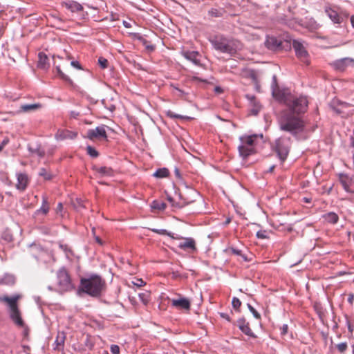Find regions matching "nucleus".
<instances>
[{
    "instance_id": "6e6d98bb",
    "label": "nucleus",
    "mask_w": 354,
    "mask_h": 354,
    "mask_svg": "<svg viewBox=\"0 0 354 354\" xmlns=\"http://www.w3.org/2000/svg\"><path fill=\"white\" fill-rule=\"evenodd\" d=\"M215 91L217 93H221L222 91V89L221 87L217 86L215 88Z\"/></svg>"
},
{
    "instance_id": "7c9ffc66",
    "label": "nucleus",
    "mask_w": 354,
    "mask_h": 354,
    "mask_svg": "<svg viewBox=\"0 0 354 354\" xmlns=\"http://www.w3.org/2000/svg\"><path fill=\"white\" fill-rule=\"evenodd\" d=\"M59 248L64 252L66 257L67 259H70L71 256L72 255L71 250L68 248L66 245H59Z\"/></svg>"
},
{
    "instance_id": "393cba45",
    "label": "nucleus",
    "mask_w": 354,
    "mask_h": 354,
    "mask_svg": "<svg viewBox=\"0 0 354 354\" xmlns=\"http://www.w3.org/2000/svg\"><path fill=\"white\" fill-rule=\"evenodd\" d=\"M49 211V205L47 201V199L44 197L42 201V205L41 207L37 210V214L42 213L43 214H46Z\"/></svg>"
},
{
    "instance_id": "5fc2aeb1",
    "label": "nucleus",
    "mask_w": 354,
    "mask_h": 354,
    "mask_svg": "<svg viewBox=\"0 0 354 354\" xmlns=\"http://www.w3.org/2000/svg\"><path fill=\"white\" fill-rule=\"evenodd\" d=\"M221 316L227 320H230L228 315L225 313H221Z\"/></svg>"
},
{
    "instance_id": "f8f14e48",
    "label": "nucleus",
    "mask_w": 354,
    "mask_h": 354,
    "mask_svg": "<svg viewBox=\"0 0 354 354\" xmlns=\"http://www.w3.org/2000/svg\"><path fill=\"white\" fill-rule=\"evenodd\" d=\"M171 306L179 310H189L190 309V301L185 297H180L178 299H172L171 300Z\"/></svg>"
},
{
    "instance_id": "c85d7f7f",
    "label": "nucleus",
    "mask_w": 354,
    "mask_h": 354,
    "mask_svg": "<svg viewBox=\"0 0 354 354\" xmlns=\"http://www.w3.org/2000/svg\"><path fill=\"white\" fill-rule=\"evenodd\" d=\"M97 172L102 176H111L112 169L106 167H101L97 169Z\"/></svg>"
},
{
    "instance_id": "7ed1b4c3",
    "label": "nucleus",
    "mask_w": 354,
    "mask_h": 354,
    "mask_svg": "<svg viewBox=\"0 0 354 354\" xmlns=\"http://www.w3.org/2000/svg\"><path fill=\"white\" fill-rule=\"evenodd\" d=\"M216 50L223 53L233 55L241 48V44L234 39H230L223 35H216L209 39Z\"/></svg>"
},
{
    "instance_id": "e433bc0d",
    "label": "nucleus",
    "mask_w": 354,
    "mask_h": 354,
    "mask_svg": "<svg viewBox=\"0 0 354 354\" xmlns=\"http://www.w3.org/2000/svg\"><path fill=\"white\" fill-rule=\"evenodd\" d=\"M98 63L102 68H106L107 67L108 61L104 57H100L98 59Z\"/></svg>"
},
{
    "instance_id": "423d86ee",
    "label": "nucleus",
    "mask_w": 354,
    "mask_h": 354,
    "mask_svg": "<svg viewBox=\"0 0 354 354\" xmlns=\"http://www.w3.org/2000/svg\"><path fill=\"white\" fill-rule=\"evenodd\" d=\"M291 145L290 137L281 136L275 140L274 149L279 159L284 161L289 153Z\"/></svg>"
},
{
    "instance_id": "f03ea898",
    "label": "nucleus",
    "mask_w": 354,
    "mask_h": 354,
    "mask_svg": "<svg viewBox=\"0 0 354 354\" xmlns=\"http://www.w3.org/2000/svg\"><path fill=\"white\" fill-rule=\"evenodd\" d=\"M262 134H253L243 136L239 138L240 145L238 147L240 156L246 158L249 156L255 153L259 145L263 142Z\"/></svg>"
},
{
    "instance_id": "5701e85b",
    "label": "nucleus",
    "mask_w": 354,
    "mask_h": 354,
    "mask_svg": "<svg viewBox=\"0 0 354 354\" xmlns=\"http://www.w3.org/2000/svg\"><path fill=\"white\" fill-rule=\"evenodd\" d=\"M247 97L250 100L251 103H252L253 104V108L252 109V113L257 115L261 109L260 104L256 100L254 96L250 97V95H248Z\"/></svg>"
},
{
    "instance_id": "37998d69",
    "label": "nucleus",
    "mask_w": 354,
    "mask_h": 354,
    "mask_svg": "<svg viewBox=\"0 0 354 354\" xmlns=\"http://www.w3.org/2000/svg\"><path fill=\"white\" fill-rule=\"evenodd\" d=\"M167 114L169 117L173 118H185L183 115L175 114V113H172L171 111H169Z\"/></svg>"
},
{
    "instance_id": "cd10ccee",
    "label": "nucleus",
    "mask_w": 354,
    "mask_h": 354,
    "mask_svg": "<svg viewBox=\"0 0 354 354\" xmlns=\"http://www.w3.org/2000/svg\"><path fill=\"white\" fill-rule=\"evenodd\" d=\"M165 207H166V204L165 203L158 201H154L152 202L151 208H153V209H158V210H163L165 209Z\"/></svg>"
},
{
    "instance_id": "a211bd4d",
    "label": "nucleus",
    "mask_w": 354,
    "mask_h": 354,
    "mask_svg": "<svg viewBox=\"0 0 354 354\" xmlns=\"http://www.w3.org/2000/svg\"><path fill=\"white\" fill-rule=\"evenodd\" d=\"M65 7L71 12H79L83 9L82 6L77 1H70L64 3Z\"/></svg>"
},
{
    "instance_id": "c03bdc74",
    "label": "nucleus",
    "mask_w": 354,
    "mask_h": 354,
    "mask_svg": "<svg viewBox=\"0 0 354 354\" xmlns=\"http://www.w3.org/2000/svg\"><path fill=\"white\" fill-rule=\"evenodd\" d=\"M257 236L259 239H266L267 237L265 231H258L257 232Z\"/></svg>"
},
{
    "instance_id": "774afa93",
    "label": "nucleus",
    "mask_w": 354,
    "mask_h": 354,
    "mask_svg": "<svg viewBox=\"0 0 354 354\" xmlns=\"http://www.w3.org/2000/svg\"><path fill=\"white\" fill-rule=\"evenodd\" d=\"M49 290H52V288L50 286L48 287Z\"/></svg>"
},
{
    "instance_id": "4468645a",
    "label": "nucleus",
    "mask_w": 354,
    "mask_h": 354,
    "mask_svg": "<svg viewBox=\"0 0 354 354\" xmlns=\"http://www.w3.org/2000/svg\"><path fill=\"white\" fill-rule=\"evenodd\" d=\"M17 183L16 188L19 191H24L28 183V178L26 174L19 173L17 174Z\"/></svg>"
},
{
    "instance_id": "0eeeda50",
    "label": "nucleus",
    "mask_w": 354,
    "mask_h": 354,
    "mask_svg": "<svg viewBox=\"0 0 354 354\" xmlns=\"http://www.w3.org/2000/svg\"><path fill=\"white\" fill-rule=\"evenodd\" d=\"M58 291L66 292L73 288V285L66 270L60 268L57 272Z\"/></svg>"
},
{
    "instance_id": "864d4df0",
    "label": "nucleus",
    "mask_w": 354,
    "mask_h": 354,
    "mask_svg": "<svg viewBox=\"0 0 354 354\" xmlns=\"http://www.w3.org/2000/svg\"><path fill=\"white\" fill-rule=\"evenodd\" d=\"M123 25L126 28H130L131 27L130 24L129 22H127V21H123Z\"/></svg>"
},
{
    "instance_id": "4c0bfd02",
    "label": "nucleus",
    "mask_w": 354,
    "mask_h": 354,
    "mask_svg": "<svg viewBox=\"0 0 354 354\" xmlns=\"http://www.w3.org/2000/svg\"><path fill=\"white\" fill-rule=\"evenodd\" d=\"M132 283L134 286H138V287H142L145 284V283L144 282V281L142 279H138V278L135 279L132 281Z\"/></svg>"
},
{
    "instance_id": "72a5a7b5",
    "label": "nucleus",
    "mask_w": 354,
    "mask_h": 354,
    "mask_svg": "<svg viewBox=\"0 0 354 354\" xmlns=\"http://www.w3.org/2000/svg\"><path fill=\"white\" fill-rule=\"evenodd\" d=\"M336 348L340 353H344L347 349V343L342 342L336 345Z\"/></svg>"
},
{
    "instance_id": "6e6552de",
    "label": "nucleus",
    "mask_w": 354,
    "mask_h": 354,
    "mask_svg": "<svg viewBox=\"0 0 354 354\" xmlns=\"http://www.w3.org/2000/svg\"><path fill=\"white\" fill-rule=\"evenodd\" d=\"M292 47L295 51L297 57L304 63L308 64V53L304 46V44L299 40H294Z\"/></svg>"
},
{
    "instance_id": "680f3d73",
    "label": "nucleus",
    "mask_w": 354,
    "mask_h": 354,
    "mask_svg": "<svg viewBox=\"0 0 354 354\" xmlns=\"http://www.w3.org/2000/svg\"><path fill=\"white\" fill-rule=\"evenodd\" d=\"M77 201H78L80 205L84 206L83 204H82V201L80 200H78Z\"/></svg>"
},
{
    "instance_id": "8fccbe9b",
    "label": "nucleus",
    "mask_w": 354,
    "mask_h": 354,
    "mask_svg": "<svg viewBox=\"0 0 354 354\" xmlns=\"http://www.w3.org/2000/svg\"><path fill=\"white\" fill-rule=\"evenodd\" d=\"M66 136H63L62 134H57L56 135V138L57 140H62V139H64L66 138Z\"/></svg>"
},
{
    "instance_id": "de8ad7c7",
    "label": "nucleus",
    "mask_w": 354,
    "mask_h": 354,
    "mask_svg": "<svg viewBox=\"0 0 354 354\" xmlns=\"http://www.w3.org/2000/svg\"><path fill=\"white\" fill-rule=\"evenodd\" d=\"M251 77L252 78V80H253L254 83L256 84V87H257V88H259V86H258V84H257V77H256L255 74L252 73L251 74Z\"/></svg>"
},
{
    "instance_id": "1a4fd4ad",
    "label": "nucleus",
    "mask_w": 354,
    "mask_h": 354,
    "mask_svg": "<svg viewBox=\"0 0 354 354\" xmlns=\"http://www.w3.org/2000/svg\"><path fill=\"white\" fill-rule=\"evenodd\" d=\"M107 128L105 125H100L94 129H88L86 136V138L94 140L95 139H104L107 138V134L106 129Z\"/></svg>"
},
{
    "instance_id": "09e8293b",
    "label": "nucleus",
    "mask_w": 354,
    "mask_h": 354,
    "mask_svg": "<svg viewBox=\"0 0 354 354\" xmlns=\"http://www.w3.org/2000/svg\"><path fill=\"white\" fill-rule=\"evenodd\" d=\"M232 252L234 254H237V255H241V251L240 250H238V249L232 248Z\"/></svg>"
},
{
    "instance_id": "473e14b6",
    "label": "nucleus",
    "mask_w": 354,
    "mask_h": 354,
    "mask_svg": "<svg viewBox=\"0 0 354 354\" xmlns=\"http://www.w3.org/2000/svg\"><path fill=\"white\" fill-rule=\"evenodd\" d=\"M151 231H153L157 234H159L168 235L172 238H174L173 236H171L170 232H168L166 230H164V229H151Z\"/></svg>"
},
{
    "instance_id": "bf43d9fd",
    "label": "nucleus",
    "mask_w": 354,
    "mask_h": 354,
    "mask_svg": "<svg viewBox=\"0 0 354 354\" xmlns=\"http://www.w3.org/2000/svg\"><path fill=\"white\" fill-rule=\"evenodd\" d=\"M351 146L354 147V138H351Z\"/></svg>"
},
{
    "instance_id": "79ce46f5",
    "label": "nucleus",
    "mask_w": 354,
    "mask_h": 354,
    "mask_svg": "<svg viewBox=\"0 0 354 354\" xmlns=\"http://www.w3.org/2000/svg\"><path fill=\"white\" fill-rule=\"evenodd\" d=\"M288 325H287V324H283V325L281 327V328H280V330H281V334L282 335H286V334L288 333Z\"/></svg>"
},
{
    "instance_id": "a19ab883",
    "label": "nucleus",
    "mask_w": 354,
    "mask_h": 354,
    "mask_svg": "<svg viewBox=\"0 0 354 354\" xmlns=\"http://www.w3.org/2000/svg\"><path fill=\"white\" fill-rule=\"evenodd\" d=\"M71 65L73 67H74V68H77V69H79V70L82 69V66H81L80 64L77 61H72V62H71Z\"/></svg>"
},
{
    "instance_id": "b1692460",
    "label": "nucleus",
    "mask_w": 354,
    "mask_h": 354,
    "mask_svg": "<svg viewBox=\"0 0 354 354\" xmlns=\"http://www.w3.org/2000/svg\"><path fill=\"white\" fill-rule=\"evenodd\" d=\"M324 217L326 221L332 224L336 223L338 221V216L334 212L327 213Z\"/></svg>"
},
{
    "instance_id": "aec40b11",
    "label": "nucleus",
    "mask_w": 354,
    "mask_h": 354,
    "mask_svg": "<svg viewBox=\"0 0 354 354\" xmlns=\"http://www.w3.org/2000/svg\"><path fill=\"white\" fill-rule=\"evenodd\" d=\"M41 107L40 104H23L20 106L21 112H30Z\"/></svg>"
},
{
    "instance_id": "9b49d317",
    "label": "nucleus",
    "mask_w": 354,
    "mask_h": 354,
    "mask_svg": "<svg viewBox=\"0 0 354 354\" xmlns=\"http://www.w3.org/2000/svg\"><path fill=\"white\" fill-rule=\"evenodd\" d=\"M354 65V59L349 57L342 58L333 63V67L339 71H344L348 66Z\"/></svg>"
},
{
    "instance_id": "f704fd0d",
    "label": "nucleus",
    "mask_w": 354,
    "mask_h": 354,
    "mask_svg": "<svg viewBox=\"0 0 354 354\" xmlns=\"http://www.w3.org/2000/svg\"><path fill=\"white\" fill-rule=\"evenodd\" d=\"M248 308L256 319H260V317H261L260 314L254 309V307H252L250 304H248Z\"/></svg>"
},
{
    "instance_id": "a18cd8bd",
    "label": "nucleus",
    "mask_w": 354,
    "mask_h": 354,
    "mask_svg": "<svg viewBox=\"0 0 354 354\" xmlns=\"http://www.w3.org/2000/svg\"><path fill=\"white\" fill-rule=\"evenodd\" d=\"M80 113L75 111H71L70 112V116L72 118H77L79 116Z\"/></svg>"
},
{
    "instance_id": "6ab92c4d",
    "label": "nucleus",
    "mask_w": 354,
    "mask_h": 354,
    "mask_svg": "<svg viewBox=\"0 0 354 354\" xmlns=\"http://www.w3.org/2000/svg\"><path fill=\"white\" fill-rule=\"evenodd\" d=\"M15 278L12 274H5L0 276V285H12L15 283Z\"/></svg>"
},
{
    "instance_id": "4d7b16f0",
    "label": "nucleus",
    "mask_w": 354,
    "mask_h": 354,
    "mask_svg": "<svg viewBox=\"0 0 354 354\" xmlns=\"http://www.w3.org/2000/svg\"><path fill=\"white\" fill-rule=\"evenodd\" d=\"M351 24H352L353 27L354 28V15H353L351 17Z\"/></svg>"
},
{
    "instance_id": "f3484780",
    "label": "nucleus",
    "mask_w": 354,
    "mask_h": 354,
    "mask_svg": "<svg viewBox=\"0 0 354 354\" xmlns=\"http://www.w3.org/2000/svg\"><path fill=\"white\" fill-rule=\"evenodd\" d=\"M238 326L239 329L245 333L246 335L250 337H254V333H252V330L249 327V324L248 322H245V319L244 318H240L238 321Z\"/></svg>"
},
{
    "instance_id": "c9c22d12",
    "label": "nucleus",
    "mask_w": 354,
    "mask_h": 354,
    "mask_svg": "<svg viewBox=\"0 0 354 354\" xmlns=\"http://www.w3.org/2000/svg\"><path fill=\"white\" fill-rule=\"evenodd\" d=\"M232 304L234 308L237 309L241 306V302L238 298L234 297L232 301Z\"/></svg>"
},
{
    "instance_id": "49530a36",
    "label": "nucleus",
    "mask_w": 354,
    "mask_h": 354,
    "mask_svg": "<svg viewBox=\"0 0 354 354\" xmlns=\"http://www.w3.org/2000/svg\"><path fill=\"white\" fill-rule=\"evenodd\" d=\"M9 142V139L8 138H5L1 143L0 144L1 146H2V148L3 149L6 145H7Z\"/></svg>"
},
{
    "instance_id": "a878e982",
    "label": "nucleus",
    "mask_w": 354,
    "mask_h": 354,
    "mask_svg": "<svg viewBox=\"0 0 354 354\" xmlns=\"http://www.w3.org/2000/svg\"><path fill=\"white\" fill-rule=\"evenodd\" d=\"M169 170L167 168H160L157 169L153 176L156 178H165L169 176Z\"/></svg>"
},
{
    "instance_id": "69168bd1",
    "label": "nucleus",
    "mask_w": 354,
    "mask_h": 354,
    "mask_svg": "<svg viewBox=\"0 0 354 354\" xmlns=\"http://www.w3.org/2000/svg\"><path fill=\"white\" fill-rule=\"evenodd\" d=\"M268 46H269V39L267 40Z\"/></svg>"
},
{
    "instance_id": "338daca9",
    "label": "nucleus",
    "mask_w": 354,
    "mask_h": 354,
    "mask_svg": "<svg viewBox=\"0 0 354 354\" xmlns=\"http://www.w3.org/2000/svg\"><path fill=\"white\" fill-rule=\"evenodd\" d=\"M273 166L270 168V171H272L273 169Z\"/></svg>"
},
{
    "instance_id": "603ef678",
    "label": "nucleus",
    "mask_w": 354,
    "mask_h": 354,
    "mask_svg": "<svg viewBox=\"0 0 354 354\" xmlns=\"http://www.w3.org/2000/svg\"><path fill=\"white\" fill-rule=\"evenodd\" d=\"M175 174L178 178H180V171L177 168L175 169Z\"/></svg>"
},
{
    "instance_id": "3c124183",
    "label": "nucleus",
    "mask_w": 354,
    "mask_h": 354,
    "mask_svg": "<svg viewBox=\"0 0 354 354\" xmlns=\"http://www.w3.org/2000/svg\"><path fill=\"white\" fill-rule=\"evenodd\" d=\"M180 277V274L178 272H172V277L177 278Z\"/></svg>"
},
{
    "instance_id": "9d476101",
    "label": "nucleus",
    "mask_w": 354,
    "mask_h": 354,
    "mask_svg": "<svg viewBox=\"0 0 354 354\" xmlns=\"http://www.w3.org/2000/svg\"><path fill=\"white\" fill-rule=\"evenodd\" d=\"M180 241L177 244V247L185 251L193 252L196 250V242L191 237L180 238Z\"/></svg>"
},
{
    "instance_id": "13d9d810",
    "label": "nucleus",
    "mask_w": 354,
    "mask_h": 354,
    "mask_svg": "<svg viewBox=\"0 0 354 354\" xmlns=\"http://www.w3.org/2000/svg\"><path fill=\"white\" fill-rule=\"evenodd\" d=\"M353 295H350V297H348V301H349L350 303H351V302H352V301H353Z\"/></svg>"
},
{
    "instance_id": "bb28decb",
    "label": "nucleus",
    "mask_w": 354,
    "mask_h": 354,
    "mask_svg": "<svg viewBox=\"0 0 354 354\" xmlns=\"http://www.w3.org/2000/svg\"><path fill=\"white\" fill-rule=\"evenodd\" d=\"M56 71H57V75L63 80H64L65 82H68V84H73V81L71 80V78L65 75L61 70L60 68V66H56Z\"/></svg>"
},
{
    "instance_id": "0e129e2a",
    "label": "nucleus",
    "mask_w": 354,
    "mask_h": 354,
    "mask_svg": "<svg viewBox=\"0 0 354 354\" xmlns=\"http://www.w3.org/2000/svg\"><path fill=\"white\" fill-rule=\"evenodd\" d=\"M3 148L2 146L0 145V152L2 151Z\"/></svg>"
},
{
    "instance_id": "2f4dec72",
    "label": "nucleus",
    "mask_w": 354,
    "mask_h": 354,
    "mask_svg": "<svg viewBox=\"0 0 354 354\" xmlns=\"http://www.w3.org/2000/svg\"><path fill=\"white\" fill-rule=\"evenodd\" d=\"M39 176H43L46 180H50L51 178L50 174H48L46 169L44 168H41L39 170Z\"/></svg>"
},
{
    "instance_id": "052dcab7",
    "label": "nucleus",
    "mask_w": 354,
    "mask_h": 354,
    "mask_svg": "<svg viewBox=\"0 0 354 354\" xmlns=\"http://www.w3.org/2000/svg\"><path fill=\"white\" fill-rule=\"evenodd\" d=\"M96 241L101 244V241L98 237H96Z\"/></svg>"
},
{
    "instance_id": "c756f323",
    "label": "nucleus",
    "mask_w": 354,
    "mask_h": 354,
    "mask_svg": "<svg viewBox=\"0 0 354 354\" xmlns=\"http://www.w3.org/2000/svg\"><path fill=\"white\" fill-rule=\"evenodd\" d=\"M86 151L87 153L92 158H96L98 156V152L91 146H87Z\"/></svg>"
},
{
    "instance_id": "20e7f679",
    "label": "nucleus",
    "mask_w": 354,
    "mask_h": 354,
    "mask_svg": "<svg viewBox=\"0 0 354 354\" xmlns=\"http://www.w3.org/2000/svg\"><path fill=\"white\" fill-rule=\"evenodd\" d=\"M104 287V281L101 277L92 274L89 277L81 279L79 290L91 296L97 297L101 294Z\"/></svg>"
},
{
    "instance_id": "4be33fe9",
    "label": "nucleus",
    "mask_w": 354,
    "mask_h": 354,
    "mask_svg": "<svg viewBox=\"0 0 354 354\" xmlns=\"http://www.w3.org/2000/svg\"><path fill=\"white\" fill-rule=\"evenodd\" d=\"M38 57H39V60H38V64H37V66L38 67L41 68H47V62H48V57L47 56L43 53H39V55H38Z\"/></svg>"
},
{
    "instance_id": "ddd939ff",
    "label": "nucleus",
    "mask_w": 354,
    "mask_h": 354,
    "mask_svg": "<svg viewBox=\"0 0 354 354\" xmlns=\"http://www.w3.org/2000/svg\"><path fill=\"white\" fill-rule=\"evenodd\" d=\"M339 180L345 191L354 193V181L351 178L347 175L341 174Z\"/></svg>"
},
{
    "instance_id": "f257e3e1",
    "label": "nucleus",
    "mask_w": 354,
    "mask_h": 354,
    "mask_svg": "<svg viewBox=\"0 0 354 354\" xmlns=\"http://www.w3.org/2000/svg\"><path fill=\"white\" fill-rule=\"evenodd\" d=\"M271 88L273 97L283 101L288 108L281 111L278 118L279 129L289 133L296 139H306L307 127L301 114L307 110L308 104L307 98L304 96L296 97L281 92L277 86L276 75L272 77Z\"/></svg>"
},
{
    "instance_id": "e2e57ef3",
    "label": "nucleus",
    "mask_w": 354,
    "mask_h": 354,
    "mask_svg": "<svg viewBox=\"0 0 354 354\" xmlns=\"http://www.w3.org/2000/svg\"><path fill=\"white\" fill-rule=\"evenodd\" d=\"M58 207H59V208H62V203H59V204H58Z\"/></svg>"
},
{
    "instance_id": "ea45409f",
    "label": "nucleus",
    "mask_w": 354,
    "mask_h": 354,
    "mask_svg": "<svg viewBox=\"0 0 354 354\" xmlns=\"http://www.w3.org/2000/svg\"><path fill=\"white\" fill-rule=\"evenodd\" d=\"M209 14L212 17H219L221 15V11L216 9H212L209 11Z\"/></svg>"
},
{
    "instance_id": "2eb2a0df",
    "label": "nucleus",
    "mask_w": 354,
    "mask_h": 354,
    "mask_svg": "<svg viewBox=\"0 0 354 354\" xmlns=\"http://www.w3.org/2000/svg\"><path fill=\"white\" fill-rule=\"evenodd\" d=\"M66 339V334L63 331L57 333L56 339L54 342V350L62 351L64 348V342Z\"/></svg>"
},
{
    "instance_id": "39448f33",
    "label": "nucleus",
    "mask_w": 354,
    "mask_h": 354,
    "mask_svg": "<svg viewBox=\"0 0 354 354\" xmlns=\"http://www.w3.org/2000/svg\"><path fill=\"white\" fill-rule=\"evenodd\" d=\"M20 295H15L12 297L2 296L0 301H5L9 306L10 316L12 320L19 326H24V322L21 317L19 310L17 307V302L19 299Z\"/></svg>"
},
{
    "instance_id": "dca6fc26",
    "label": "nucleus",
    "mask_w": 354,
    "mask_h": 354,
    "mask_svg": "<svg viewBox=\"0 0 354 354\" xmlns=\"http://www.w3.org/2000/svg\"><path fill=\"white\" fill-rule=\"evenodd\" d=\"M182 55L187 60L191 61L194 64L198 65L200 63L198 59V53L196 51L183 50Z\"/></svg>"
},
{
    "instance_id": "58836bf2",
    "label": "nucleus",
    "mask_w": 354,
    "mask_h": 354,
    "mask_svg": "<svg viewBox=\"0 0 354 354\" xmlns=\"http://www.w3.org/2000/svg\"><path fill=\"white\" fill-rule=\"evenodd\" d=\"M110 350L113 354L120 353V347L116 344H112L110 347Z\"/></svg>"
},
{
    "instance_id": "412c9836",
    "label": "nucleus",
    "mask_w": 354,
    "mask_h": 354,
    "mask_svg": "<svg viewBox=\"0 0 354 354\" xmlns=\"http://www.w3.org/2000/svg\"><path fill=\"white\" fill-rule=\"evenodd\" d=\"M326 12L327 13L329 18L334 22L339 24L340 23V17H339L337 12L335 10H333L330 8L326 9Z\"/></svg>"
}]
</instances>
